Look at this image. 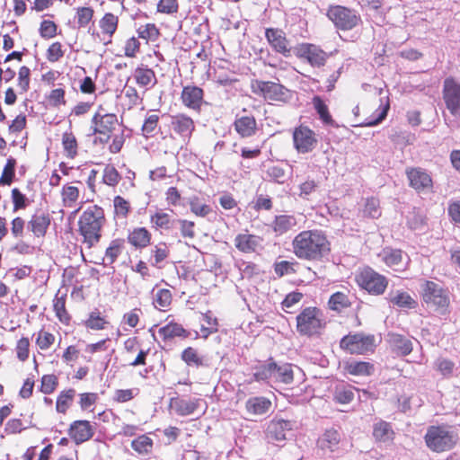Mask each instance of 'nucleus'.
<instances>
[{
	"mask_svg": "<svg viewBox=\"0 0 460 460\" xmlns=\"http://www.w3.org/2000/svg\"><path fill=\"white\" fill-rule=\"evenodd\" d=\"M93 17V9L91 7H78L76 18L79 27H86Z\"/></svg>",
	"mask_w": 460,
	"mask_h": 460,
	"instance_id": "3c124183",
	"label": "nucleus"
},
{
	"mask_svg": "<svg viewBox=\"0 0 460 460\" xmlns=\"http://www.w3.org/2000/svg\"><path fill=\"white\" fill-rule=\"evenodd\" d=\"M158 334L164 341H170L176 337L188 338L190 332L183 328L180 323L170 322L166 325L159 328Z\"/></svg>",
	"mask_w": 460,
	"mask_h": 460,
	"instance_id": "cd10ccee",
	"label": "nucleus"
},
{
	"mask_svg": "<svg viewBox=\"0 0 460 460\" xmlns=\"http://www.w3.org/2000/svg\"><path fill=\"white\" fill-rule=\"evenodd\" d=\"M159 121V116L156 114H151L147 116L142 126V134L145 137H150L154 135L155 128H157Z\"/></svg>",
	"mask_w": 460,
	"mask_h": 460,
	"instance_id": "de8ad7c7",
	"label": "nucleus"
},
{
	"mask_svg": "<svg viewBox=\"0 0 460 460\" xmlns=\"http://www.w3.org/2000/svg\"><path fill=\"white\" fill-rule=\"evenodd\" d=\"M14 167L15 160L9 158L4 167L2 175L0 177V187L4 188L6 185L9 186L14 177Z\"/></svg>",
	"mask_w": 460,
	"mask_h": 460,
	"instance_id": "49530a36",
	"label": "nucleus"
},
{
	"mask_svg": "<svg viewBox=\"0 0 460 460\" xmlns=\"http://www.w3.org/2000/svg\"><path fill=\"white\" fill-rule=\"evenodd\" d=\"M271 408V401L264 396L251 397L245 402L246 411L252 416H261L267 414Z\"/></svg>",
	"mask_w": 460,
	"mask_h": 460,
	"instance_id": "b1692460",
	"label": "nucleus"
},
{
	"mask_svg": "<svg viewBox=\"0 0 460 460\" xmlns=\"http://www.w3.org/2000/svg\"><path fill=\"white\" fill-rule=\"evenodd\" d=\"M140 47V43L138 40L135 37L129 38L124 47V54L128 58H133L136 56L137 52H138Z\"/></svg>",
	"mask_w": 460,
	"mask_h": 460,
	"instance_id": "774afa93",
	"label": "nucleus"
},
{
	"mask_svg": "<svg viewBox=\"0 0 460 460\" xmlns=\"http://www.w3.org/2000/svg\"><path fill=\"white\" fill-rule=\"evenodd\" d=\"M379 256L389 267L398 265L402 260L401 250H394L391 248L384 249Z\"/></svg>",
	"mask_w": 460,
	"mask_h": 460,
	"instance_id": "a18cd8bd",
	"label": "nucleus"
},
{
	"mask_svg": "<svg viewBox=\"0 0 460 460\" xmlns=\"http://www.w3.org/2000/svg\"><path fill=\"white\" fill-rule=\"evenodd\" d=\"M40 33L42 38H53L57 34V25L52 21L44 20L40 23Z\"/></svg>",
	"mask_w": 460,
	"mask_h": 460,
	"instance_id": "bf43d9fd",
	"label": "nucleus"
},
{
	"mask_svg": "<svg viewBox=\"0 0 460 460\" xmlns=\"http://www.w3.org/2000/svg\"><path fill=\"white\" fill-rule=\"evenodd\" d=\"M64 56L62 45L59 42L52 43L47 50V58L49 62H57Z\"/></svg>",
	"mask_w": 460,
	"mask_h": 460,
	"instance_id": "052dcab7",
	"label": "nucleus"
},
{
	"mask_svg": "<svg viewBox=\"0 0 460 460\" xmlns=\"http://www.w3.org/2000/svg\"><path fill=\"white\" fill-rule=\"evenodd\" d=\"M296 422L274 418L268 425L267 437L270 440L282 442L292 434Z\"/></svg>",
	"mask_w": 460,
	"mask_h": 460,
	"instance_id": "2eb2a0df",
	"label": "nucleus"
},
{
	"mask_svg": "<svg viewBox=\"0 0 460 460\" xmlns=\"http://www.w3.org/2000/svg\"><path fill=\"white\" fill-rule=\"evenodd\" d=\"M49 224L50 219L44 213L35 214L30 222L31 231L37 236L44 235Z\"/></svg>",
	"mask_w": 460,
	"mask_h": 460,
	"instance_id": "e433bc0d",
	"label": "nucleus"
},
{
	"mask_svg": "<svg viewBox=\"0 0 460 460\" xmlns=\"http://www.w3.org/2000/svg\"><path fill=\"white\" fill-rule=\"evenodd\" d=\"M265 37L271 48L285 57L290 55V47L283 31L269 28L265 31Z\"/></svg>",
	"mask_w": 460,
	"mask_h": 460,
	"instance_id": "6ab92c4d",
	"label": "nucleus"
},
{
	"mask_svg": "<svg viewBox=\"0 0 460 460\" xmlns=\"http://www.w3.org/2000/svg\"><path fill=\"white\" fill-rule=\"evenodd\" d=\"M119 25V17L112 13H106L99 21L102 35L111 41Z\"/></svg>",
	"mask_w": 460,
	"mask_h": 460,
	"instance_id": "7c9ffc66",
	"label": "nucleus"
},
{
	"mask_svg": "<svg viewBox=\"0 0 460 460\" xmlns=\"http://www.w3.org/2000/svg\"><path fill=\"white\" fill-rule=\"evenodd\" d=\"M325 324L323 314L317 307H305L296 315V331L303 336L319 335Z\"/></svg>",
	"mask_w": 460,
	"mask_h": 460,
	"instance_id": "39448f33",
	"label": "nucleus"
},
{
	"mask_svg": "<svg viewBox=\"0 0 460 460\" xmlns=\"http://www.w3.org/2000/svg\"><path fill=\"white\" fill-rule=\"evenodd\" d=\"M234 130L241 137H251L257 131V122L251 114H237L234 121Z\"/></svg>",
	"mask_w": 460,
	"mask_h": 460,
	"instance_id": "412c9836",
	"label": "nucleus"
},
{
	"mask_svg": "<svg viewBox=\"0 0 460 460\" xmlns=\"http://www.w3.org/2000/svg\"><path fill=\"white\" fill-rule=\"evenodd\" d=\"M266 173L270 180L278 183H284L288 178L286 170L279 165L270 166Z\"/></svg>",
	"mask_w": 460,
	"mask_h": 460,
	"instance_id": "09e8293b",
	"label": "nucleus"
},
{
	"mask_svg": "<svg viewBox=\"0 0 460 460\" xmlns=\"http://www.w3.org/2000/svg\"><path fill=\"white\" fill-rule=\"evenodd\" d=\"M358 283L368 293L375 295L382 294L387 285L385 278L370 268L365 269L360 272Z\"/></svg>",
	"mask_w": 460,
	"mask_h": 460,
	"instance_id": "f8f14e48",
	"label": "nucleus"
},
{
	"mask_svg": "<svg viewBox=\"0 0 460 460\" xmlns=\"http://www.w3.org/2000/svg\"><path fill=\"white\" fill-rule=\"evenodd\" d=\"M303 297V294L300 292H291L288 294L285 299L282 301V308L287 313H290L288 309L292 308L296 304L299 303Z\"/></svg>",
	"mask_w": 460,
	"mask_h": 460,
	"instance_id": "680f3d73",
	"label": "nucleus"
},
{
	"mask_svg": "<svg viewBox=\"0 0 460 460\" xmlns=\"http://www.w3.org/2000/svg\"><path fill=\"white\" fill-rule=\"evenodd\" d=\"M54 310L57 317L62 323H67L69 321V315L66 310V301L64 297H56L54 300Z\"/></svg>",
	"mask_w": 460,
	"mask_h": 460,
	"instance_id": "603ef678",
	"label": "nucleus"
},
{
	"mask_svg": "<svg viewBox=\"0 0 460 460\" xmlns=\"http://www.w3.org/2000/svg\"><path fill=\"white\" fill-rule=\"evenodd\" d=\"M170 125L173 132L179 135L184 142L190 138L195 129L193 119L183 113L172 116Z\"/></svg>",
	"mask_w": 460,
	"mask_h": 460,
	"instance_id": "dca6fc26",
	"label": "nucleus"
},
{
	"mask_svg": "<svg viewBox=\"0 0 460 460\" xmlns=\"http://www.w3.org/2000/svg\"><path fill=\"white\" fill-rule=\"evenodd\" d=\"M155 264L158 265L163 262L169 255V248L164 243H160L152 250Z\"/></svg>",
	"mask_w": 460,
	"mask_h": 460,
	"instance_id": "13d9d810",
	"label": "nucleus"
},
{
	"mask_svg": "<svg viewBox=\"0 0 460 460\" xmlns=\"http://www.w3.org/2000/svg\"><path fill=\"white\" fill-rule=\"evenodd\" d=\"M355 392L358 393V390L351 385H340L335 388L334 400L339 403L348 404L353 401Z\"/></svg>",
	"mask_w": 460,
	"mask_h": 460,
	"instance_id": "f704fd0d",
	"label": "nucleus"
},
{
	"mask_svg": "<svg viewBox=\"0 0 460 460\" xmlns=\"http://www.w3.org/2000/svg\"><path fill=\"white\" fill-rule=\"evenodd\" d=\"M122 251V243L120 240H113L110 246L106 249L105 256L102 259L104 265L112 264Z\"/></svg>",
	"mask_w": 460,
	"mask_h": 460,
	"instance_id": "37998d69",
	"label": "nucleus"
},
{
	"mask_svg": "<svg viewBox=\"0 0 460 460\" xmlns=\"http://www.w3.org/2000/svg\"><path fill=\"white\" fill-rule=\"evenodd\" d=\"M296 225V220L293 216L280 215L276 217L273 229L277 234H282L293 228Z\"/></svg>",
	"mask_w": 460,
	"mask_h": 460,
	"instance_id": "58836bf2",
	"label": "nucleus"
},
{
	"mask_svg": "<svg viewBox=\"0 0 460 460\" xmlns=\"http://www.w3.org/2000/svg\"><path fill=\"white\" fill-rule=\"evenodd\" d=\"M199 399L195 398H173L171 400V407L180 416H187L194 413L199 407Z\"/></svg>",
	"mask_w": 460,
	"mask_h": 460,
	"instance_id": "bb28decb",
	"label": "nucleus"
},
{
	"mask_svg": "<svg viewBox=\"0 0 460 460\" xmlns=\"http://www.w3.org/2000/svg\"><path fill=\"white\" fill-rule=\"evenodd\" d=\"M105 221L103 209L96 204L89 207L80 216L79 234L82 236V243L87 249H91L100 242Z\"/></svg>",
	"mask_w": 460,
	"mask_h": 460,
	"instance_id": "f03ea898",
	"label": "nucleus"
},
{
	"mask_svg": "<svg viewBox=\"0 0 460 460\" xmlns=\"http://www.w3.org/2000/svg\"><path fill=\"white\" fill-rule=\"evenodd\" d=\"M172 303V293L169 289L153 290V305L156 309L165 311Z\"/></svg>",
	"mask_w": 460,
	"mask_h": 460,
	"instance_id": "c9c22d12",
	"label": "nucleus"
},
{
	"mask_svg": "<svg viewBox=\"0 0 460 460\" xmlns=\"http://www.w3.org/2000/svg\"><path fill=\"white\" fill-rule=\"evenodd\" d=\"M340 346L350 354L373 352L376 346V337L363 332L349 333L341 340Z\"/></svg>",
	"mask_w": 460,
	"mask_h": 460,
	"instance_id": "6e6552de",
	"label": "nucleus"
},
{
	"mask_svg": "<svg viewBox=\"0 0 460 460\" xmlns=\"http://www.w3.org/2000/svg\"><path fill=\"white\" fill-rule=\"evenodd\" d=\"M154 442L147 435H140L131 442V447L142 456L150 455L153 451Z\"/></svg>",
	"mask_w": 460,
	"mask_h": 460,
	"instance_id": "72a5a7b5",
	"label": "nucleus"
},
{
	"mask_svg": "<svg viewBox=\"0 0 460 460\" xmlns=\"http://www.w3.org/2000/svg\"><path fill=\"white\" fill-rule=\"evenodd\" d=\"M62 145L66 155L69 158H74L77 154V142L72 133H64L62 137Z\"/></svg>",
	"mask_w": 460,
	"mask_h": 460,
	"instance_id": "c03bdc74",
	"label": "nucleus"
},
{
	"mask_svg": "<svg viewBox=\"0 0 460 460\" xmlns=\"http://www.w3.org/2000/svg\"><path fill=\"white\" fill-rule=\"evenodd\" d=\"M184 106L196 111H199L204 103V92L196 85L184 86L181 94Z\"/></svg>",
	"mask_w": 460,
	"mask_h": 460,
	"instance_id": "f3484780",
	"label": "nucleus"
},
{
	"mask_svg": "<svg viewBox=\"0 0 460 460\" xmlns=\"http://www.w3.org/2000/svg\"><path fill=\"white\" fill-rule=\"evenodd\" d=\"M120 180V175L112 165H106L103 170L102 181L109 186H115Z\"/></svg>",
	"mask_w": 460,
	"mask_h": 460,
	"instance_id": "8fccbe9b",
	"label": "nucleus"
},
{
	"mask_svg": "<svg viewBox=\"0 0 460 460\" xmlns=\"http://www.w3.org/2000/svg\"><path fill=\"white\" fill-rule=\"evenodd\" d=\"M340 441L341 434L336 429H331L319 438L317 445L324 457H332V454L338 450Z\"/></svg>",
	"mask_w": 460,
	"mask_h": 460,
	"instance_id": "a211bd4d",
	"label": "nucleus"
},
{
	"mask_svg": "<svg viewBox=\"0 0 460 460\" xmlns=\"http://www.w3.org/2000/svg\"><path fill=\"white\" fill-rule=\"evenodd\" d=\"M190 210L199 217H209L215 215L211 207L206 203H190Z\"/></svg>",
	"mask_w": 460,
	"mask_h": 460,
	"instance_id": "338daca9",
	"label": "nucleus"
},
{
	"mask_svg": "<svg viewBox=\"0 0 460 460\" xmlns=\"http://www.w3.org/2000/svg\"><path fill=\"white\" fill-rule=\"evenodd\" d=\"M407 175L411 186L417 190H429L432 186L431 177L421 169H411Z\"/></svg>",
	"mask_w": 460,
	"mask_h": 460,
	"instance_id": "393cba45",
	"label": "nucleus"
},
{
	"mask_svg": "<svg viewBox=\"0 0 460 460\" xmlns=\"http://www.w3.org/2000/svg\"><path fill=\"white\" fill-rule=\"evenodd\" d=\"M294 367L288 363H277L270 359L255 368L254 379L270 386L290 385L294 380Z\"/></svg>",
	"mask_w": 460,
	"mask_h": 460,
	"instance_id": "7ed1b4c3",
	"label": "nucleus"
},
{
	"mask_svg": "<svg viewBox=\"0 0 460 460\" xmlns=\"http://www.w3.org/2000/svg\"><path fill=\"white\" fill-rule=\"evenodd\" d=\"M179 4L177 0H159L157 12L166 14H173L178 12Z\"/></svg>",
	"mask_w": 460,
	"mask_h": 460,
	"instance_id": "864d4df0",
	"label": "nucleus"
},
{
	"mask_svg": "<svg viewBox=\"0 0 460 460\" xmlns=\"http://www.w3.org/2000/svg\"><path fill=\"white\" fill-rule=\"evenodd\" d=\"M133 77L140 87L148 89L156 84L157 80L155 72L147 66H138L133 72Z\"/></svg>",
	"mask_w": 460,
	"mask_h": 460,
	"instance_id": "c85d7f7f",
	"label": "nucleus"
},
{
	"mask_svg": "<svg viewBox=\"0 0 460 460\" xmlns=\"http://www.w3.org/2000/svg\"><path fill=\"white\" fill-rule=\"evenodd\" d=\"M175 229H179L183 237H194V223L191 221L177 218Z\"/></svg>",
	"mask_w": 460,
	"mask_h": 460,
	"instance_id": "5fc2aeb1",
	"label": "nucleus"
},
{
	"mask_svg": "<svg viewBox=\"0 0 460 460\" xmlns=\"http://www.w3.org/2000/svg\"><path fill=\"white\" fill-rule=\"evenodd\" d=\"M252 93L261 95L269 102H277L286 103L292 98V93L284 85L271 82L255 80L252 82Z\"/></svg>",
	"mask_w": 460,
	"mask_h": 460,
	"instance_id": "0eeeda50",
	"label": "nucleus"
},
{
	"mask_svg": "<svg viewBox=\"0 0 460 460\" xmlns=\"http://www.w3.org/2000/svg\"><path fill=\"white\" fill-rule=\"evenodd\" d=\"M58 385V378L54 375H45L41 378L40 391L45 394H51Z\"/></svg>",
	"mask_w": 460,
	"mask_h": 460,
	"instance_id": "4d7b16f0",
	"label": "nucleus"
},
{
	"mask_svg": "<svg viewBox=\"0 0 460 460\" xmlns=\"http://www.w3.org/2000/svg\"><path fill=\"white\" fill-rule=\"evenodd\" d=\"M93 434L94 429L88 420H75L70 425L69 435L76 444L89 440Z\"/></svg>",
	"mask_w": 460,
	"mask_h": 460,
	"instance_id": "4be33fe9",
	"label": "nucleus"
},
{
	"mask_svg": "<svg viewBox=\"0 0 460 460\" xmlns=\"http://www.w3.org/2000/svg\"><path fill=\"white\" fill-rule=\"evenodd\" d=\"M394 430L390 425V423L379 420L375 423L373 429V436L378 441L388 442L394 438Z\"/></svg>",
	"mask_w": 460,
	"mask_h": 460,
	"instance_id": "473e14b6",
	"label": "nucleus"
},
{
	"mask_svg": "<svg viewBox=\"0 0 460 460\" xmlns=\"http://www.w3.org/2000/svg\"><path fill=\"white\" fill-rule=\"evenodd\" d=\"M107 322L101 317L99 314L92 313L86 321V326L93 330H102L105 328Z\"/></svg>",
	"mask_w": 460,
	"mask_h": 460,
	"instance_id": "69168bd1",
	"label": "nucleus"
},
{
	"mask_svg": "<svg viewBox=\"0 0 460 460\" xmlns=\"http://www.w3.org/2000/svg\"><path fill=\"white\" fill-rule=\"evenodd\" d=\"M443 98L452 115H460V84L449 77L444 81Z\"/></svg>",
	"mask_w": 460,
	"mask_h": 460,
	"instance_id": "4468645a",
	"label": "nucleus"
},
{
	"mask_svg": "<svg viewBox=\"0 0 460 460\" xmlns=\"http://www.w3.org/2000/svg\"><path fill=\"white\" fill-rule=\"evenodd\" d=\"M363 88L366 92L370 93L374 96L379 97V107L371 115V117L359 124V126L363 127H373L379 124L387 115V111L390 108L388 90L384 84H380L379 85L364 84Z\"/></svg>",
	"mask_w": 460,
	"mask_h": 460,
	"instance_id": "1a4fd4ad",
	"label": "nucleus"
},
{
	"mask_svg": "<svg viewBox=\"0 0 460 460\" xmlns=\"http://www.w3.org/2000/svg\"><path fill=\"white\" fill-rule=\"evenodd\" d=\"M75 395V389H68L62 391L59 395L58 396L57 402H56V410L58 412L65 413L69 406L71 405L74 397Z\"/></svg>",
	"mask_w": 460,
	"mask_h": 460,
	"instance_id": "ea45409f",
	"label": "nucleus"
},
{
	"mask_svg": "<svg viewBox=\"0 0 460 460\" xmlns=\"http://www.w3.org/2000/svg\"><path fill=\"white\" fill-rule=\"evenodd\" d=\"M424 441L432 452L443 453L452 450L457 445L459 437L452 426L442 423L428 427Z\"/></svg>",
	"mask_w": 460,
	"mask_h": 460,
	"instance_id": "20e7f679",
	"label": "nucleus"
},
{
	"mask_svg": "<svg viewBox=\"0 0 460 460\" xmlns=\"http://www.w3.org/2000/svg\"><path fill=\"white\" fill-rule=\"evenodd\" d=\"M177 218L170 213L157 209L150 217V222L156 229L174 230Z\"/></svg>",
	"mask_w": 460,
	"mask_h": 460,
	"instance_id": "a878e982",
	"label": "nucleus"
},
{
	"mask_svg": "<svg viewBox=\"0 0 460 460\" xmlns=\"http://www.w3.org/2000/svg\"><path fill=\"white\" fill-rule=\"evenodd\" d=\"M294 253L299 259L319 260L330 251V244L322 231L307 230L293 240Z\"/></svg>",
	"mask_w": 460,
	"mask_h": 460,
	"instance_id": "f257e3e1",
	"label": "nucleus"
},
{
	"mask_svg": "<svg viewBox=\"0 0 460 460\" xmlns=\"http://www.w3.org/2000/svg\"><path fill=\"white\" fill-rule=\"evenodd\" d=\"M300 57L305 58L313 66H324L328 54L314 44H304L299 49Z\"/></svg>",
	"mask_w": 460,
	"mask_h": 460,
	"instance_id": "aec40b11",
	"label": "nucleus"
},
{
	"mask_svg": "<svg viewBox=\"0 0 460 460\" xmlns=\"http://www.w3.org/2000/svg\"><path fill=\"white\" fill-rule=\"evenodd\" d=\"M327 16L336 28L342 31H350L361 22L356 11L341 5L331 6L327 11Z\"/></svg>",
	"mask_w": 460,
	"mask_h": 460,
	"instance_id": "9d476101",
	"label": "nucleus"
},
{
	"mask_svg": "<svg viewBox=\"0 0 460 460\" xmlns=\"http://www.w3.org/2000/svg\"><path fill=\"white\" fill-rule=\"evenodd\" d=\"M31 70L28 66H22L18 73V86L22 93H26L30 87Z\"/></svg>",
	"mask_w": 460,
	"mask_h": 460,
	"instance_id": "6e6d98bb",
	"label": "nucleus"
},
{
	"mask_svg": "<svg viewBox=\"0 0 460 460\" xmlns=\"http://www.w3.org/2000/svg\"><path fill=\"white\" fill-rule=\"evenodd\" d=\"M372 366L367 362H354L349 364V372L351 375H369Z\"/></svg>",
	"mask_w": 460,
	"mask_h": 460,
	"instance_id": "e2e57ef3",
	"label": "nucleus"
},
{
	"mask_svg": "<svg viewBox=\"0 0 460 460\" xmlns=\"http://www.w3.org/2000/svg\"><path fill=\"white\" fill-rule=\"evenodd\" d=\"M181 358L189 366V367H207L208 363L206 362L203 356H200L198 353V350L192 347L186 348L181 355Z\"/></svg>",
	"mask_w": 460,
	"mask_h": 460,
	"instance_id": "2f4dec72",
	"label": "nucleus"
},
{
	"mask_svg": "<svg viewBox=\"0 0 460 460\" xmlns=\"http://www.w3.org/2000/svg\"><path fill=\"white\" fill-rule=\"evenodd\" d=\"M421 296L428 306L436 312L446 314L449 313L450 298L446 289L438 284L427 280L421 286Z\"/></svg>",
	"mask_w": 460,
	"mask_h": 460,
	"instance_id": "423d86ee",
	"label": "nucleus"
},
{
	"mask_svg": "<svg viewBox=\"0 0 460 460\" xmlns=\"http://www.w3.org/2000/svg\"><path fill=\"white\" fill-rule=\"evenodd\" d=\"M294 146L298 153L313 151L317 144L315 133L306 126H299L293 132Z\"/></svg>",
	"mask_w": 460,
	"mask_h": 460,
	"instance_id": "ddd939ff",
	"label": "nucleus"
},
{
	"mask_svg": "<svg viewBox=\"0 0 460 460\" xmlns=\"http://www.w3.org/2000/svg\"><path fill=\"white\" fill-rule=\"evenodd\" d=\"M104 109L100 106L98 111L92 118L93 134L103 136L101 141L106 142L111 137V133L118 125V118L114 113H105Z\"/></svg>",
	"mask_w": 460,
	"mask_h": 460,
	"instance_id": "9b49d317",
	"label": "nucleus"
},
{
	"mask_svg": "<svg viewBox=\"0 0 460 460\" xmlns=\"http://www.w3.org/2000/svg\"><path fill=\"white\" fill-rule=\"evenodd\" d=\"M438 370L444 376H451L454 372L455 363L447 358H439L437 361Z\"/></svg>",
	"mask_w": 460,
	"mask_h": 460,
	"instance_id": "0e129e2a",
	"label": "nucleus"
},
{
	"mask_svg": "<svg viewBox=\"0 0 460 460\" xmlns=\"http://www.w3.org/2000/svg\"><path fill=\"white\" fill-rule=\"evenodd\" d=\"M234 245L242 252H255L262 247V238L248 233L239 234L234 238Z\"/></svg>",
	"mask_w": 460,
	"mask_h": 460,
	"instance_id": "5701e85b",
	"label": "nucleus"
},
{
	"mask_svg": "<svg viewBox=\"0 0 460 460\" xmlns=\"http://www.w3.org/2000/svg\"><path fill=\"white\" fill-rule=\"evenodd\" d=\"M151 234L145 227H137L128 233V242L137 249L146 247L150 243Z\"/></svg>",
	"mask_w": 460,
	"mask_h": 460,
	"instance_id": "c756f323",
	"label": "nucleus"
},
{
	"mask_svg": "<svg viewBox=\"0 0 460 460\" xmlns=\"http://www.w3.org/2000/svg\"><path fill=\"white\" fill-rule=\"evenodd\" d=\"M329 308L336 312H341L350 305L348 296L342 292H336L329 299Z\"/></svg>",
	"mask_w": 460,
	"mask_h": 460,
	"instance_id": "a19ab883",
	"label": "nucleus"
},
{
	"mask_svg": "<svg viewBox=\"0 0 460 460\" xmlns=\"http://www.w3.org/2000/svg\"><path fill=\"white\" fill-rule=\"evenodd\" d=\"M313 105L323 124L332 127L336 126L332 115L329 112L328 106L321 99V97L314 96L313 98Z\"/></svg>",
	"mask_w": 460,
	"mask_h": 460,
	"instance_id": "4c0bfd02",
	"label": "nucleus"
},
{
	"mask_svg": "<svg viewBox=\"0 0 460 460\" xmlns=\"http://www.w3.org/2000/svg\"><path fill=\"white\" fill-rule=\"evenodd\" d=\"M137 32L138 38L146 41H155L160 35L159 30L155 23L141 25L137 28Z\"/></svg>",
	"mask_w": 460,
	"mask_h": 460,
	"instance_id": "79ce46f5",
	"label": "nucleus"
}]
</instances>
